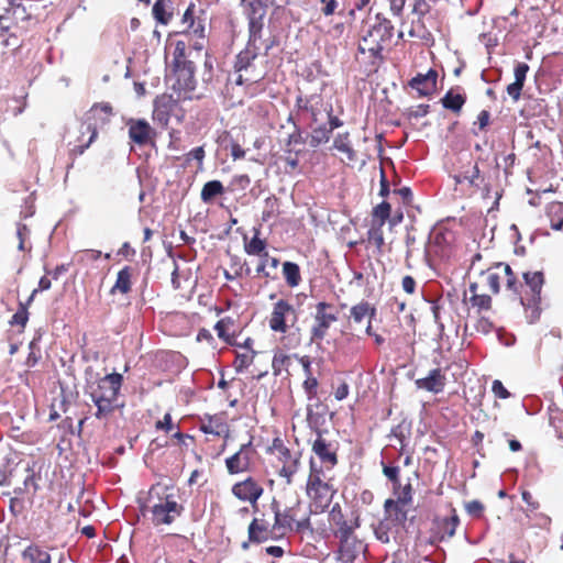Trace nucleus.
<instances>
[{"instance_id":"obj_21","label":"nucleus","mask_w":563,"mask_h":563,"mask_svg":"<svg viewBox=\"0 0 563 563\" xmlns=\"http://www.w3.org/2000/svg\"><path fill=\"white\" fill-rule=\"evenodd\" d=\"M258 53H260L258 46H252V45L246 44V47L236 55L235 63H234L235 73H241L243 70H246L252 65V63L256 59V57L258 56Z\"/></svg>"},{"instance_id":"obj_23","label":"nucleus","mask_w":563,"mask_h":563,"mask_svg":"<svg viewBox=\"0 0 563 563\" xmlns=\"http://www.w3.org/2000/svg\"><path fill=\"white\" fill-rule=\"evenodd\" d=\"M280 462H283V467L279 471V475L286 478L287 484H291L292 476L298 472L299 466V456H292L289 451V456L278 455Z\"/></svg>"},{"instance_id":"obj_46","label":"nucleus","mask_w":563,"mask_h":563,"mask_svg":"<svg viewBox=\"0 0 563 563\" xmlns=\"http://www.w3.org/2000/svg\"><path fill=\"white\" fill-rule=\"evenodd\" d=\"M358 527H360V521H358V518H356L353 521L352 527L343 528L342 530H333V536L335 537V539H338L339 544H341L342 542H344V541L349 540L350 538H352L353 536H355L354 531Z\"/></svg>"},{"instance_id":"obj_16","label":"nucleus","mask_w":563,"mask_h":563,"mask_svg":"<svg viewBox=\"0 0 563 563\" xmlns=\"http://www.w3.org/2000/svg\"><path fill=\"white\" fill-rule=\"evenodd\" d=\"M269 525L266 520L254 518L249 526V540L253 543H262L271 538L275 530H269Z\"/></svg>"},{"instance_id":"obj_41","label":"nucleus","mask_w":563,"mask_h":563,"mask_svg":"<svg viewBox=\"0 0 563 563\" xmlns=\"http://www.w3.org/2000/svg\"><path fill=\"white\" fill-rule=\"evenodd\" d=\"M266 243L255 234L251 241L245 245V251L250 255H263L265 252Z\"/></svg>"},{"instance_id":"obj_20","label":"nucleus","mask_w":563,"mask_h":563,"mask_svg":"<svg viewBox=\"0 0 563 563\" xmlns=\"http://www.w3.org/2000/svg\"><path fill=\"white\" fill-rule=\"evenodd\" d=\"M252 13L249 15V41L247 45L257 46V42L262 37L263 30V13L256 16V9L252 4L251 5Z\"/></svg>"},{"instance_id":"obj_3","label":"nucleus","mask_w":563,"mask_h":563,"mask_svg":"<svg viewBox=\"0 0 563 563\" xmlns=\"http://www.w3.org/2000/svg\"><path fill=\"white\" fill-rule=\"evenodd\" d=\"M300 503L298 501L296 506L286 508L284 511H280L276 501L272 504V509L274 511V525L273 530H277L282 536H284L287 531H297L312 532V526L310 521V515L312 510L306 511L301 517L298 516Z\"/></svg>"},{"instance_id":"obj_36","label":"nucleus","mask_w":563,"mask_h":563,"mask_svg":"<svg viewBox=\"0 0 563 563\" xmlns=\"http://www.w3.org/2000/svg\"><path fill=\"white\" fill-rule=\"evenodd\" d=\"M306 144V139L302 135V131L297 123H294V131L288 135L287 139V147L288 152H295L298 154L300 150L297 146H303Z\"/></svg>"},{"instance_id":"obj_32","label":"nucleus","mask_w":563,"mask_h":563,"mask_svg":"<svg viewBox=\"0 0 563 563\" xmlns=\"http://www.w3.org/2000/svg\"><path fill=\"white\" fill-rule=\"evenodd\" d=\"M283 275L289 287H297L301 282L300 268L294 262H285L283 264Z\"/></svg>"},{"instance_id":"obj_35","label":"nucleus","mask_w":563,"mask_h":563,"mask_svg":"<svg viewBox=\"0 0 563 563\" xmlns=\"http://www.w3.org/2000/svg\"><path fill=\"white\" fill-rule=\"evenodd\" d=\"M331 136V129L327 125H320L312 130L310 134L309 145L311 147H318L323 143H327Z\"/></svg>"},{"instance_id":"obj_34","label":"nucleus","mask_w":563,"mask_h":563,"mask_svg":"<svg viewBox=\"0 0 563 563\" xmlns=\"http://www.w3.org/2000/svg\"><path fill=\"white\" fill-rule=\"evenodd\" d=\"M24 561L30 563H51V555L37 547H29L23 552Z\"/></svg>"},{"instance_id":"obj_49","label":"nucleus","mask_w":563,"mask_h":563,"mask_svg":"<svg viewBox=\"0 0 563 563\" xmlns=\"http://www.w3.org/2000/svg\"><path fill=\"white\" fill-rule=\"evenodd\" d=\"M368 241L373 242L378 250L382 249L384 245V235L383 230L380 225L377 227H371V229L367 232Z\"/></svg>"},{"instance_id":"obj_54","label":"nucleus","mask_w":563,"mask_h":563,"mask_svg":"<svg viewBox=\"0 0 563 563\" xmlns=\"http://www.w3.org/2000/svg\"><path fill=\"white\" fill-rule=\"evenodd\" d=\"M467 514L474 518H479L484 511V505L478 500H472L465 505Z\"/></svg>"},{"instance_id":"obj_51","label":"nucleus","mask_w":563,"mask_h":563,"mask_svg":"<svg viewBox=\"0 0 563 563\" xmlns=\"http://www.w3.org/2000/svg\"><path fill=\"white\" fill-rule=\"evenodd\" d=\"M11 20L15 23L27 21L30 19V13L26 11V8L23 4L15 5L13 10L10 12Z\"/></svg>"},{"instance_id":"obj_18","label":"nucleus","mask_w":563,"mask_h":563,"mask_svg":"<svg viewBox=\"0 0 563 563\" xmlns=\"http://www.w3.org/2000/svg\"><path fill=\"white\" fill-rule=\"evenodd\" d=\"M312 451L324 464L333 466L338 463L335 452L330 450V444L321 437L320 433L312 444Z\"/></svg>"},{"instance_id":"obj_17","label":"nucleus","mask_w":563,"mask_h":563,"mask_svg":"<svg viewBox=\"0 0 563 563\" xmlns=\"http://www.w3.org/2000/svg\"><path fill=\"white\" fill-rule=\"evenodd\" d=\"M384 49V45H382L379 42L374 41L373 37H371L369 34L363 36L361 42L358 43L357 51L360 54L368 53L371 57H373L372 65L376 66V60L382 62L383 55L382 52Z\"/></svg>"},{"instance_id":"obj_48","label":"nucleus","mask_w":563,"mask_h":563,"mask_svg":"<svg viewBox=\"0 0 563 563\" xmlns=\"http://www.w3.org/2000/svg\"><path fill=\"white\" fill-rule=\"evenodd\" d=\"M277 198L275 196L267 197L265 199V208L262 213L263 221H268L271 218L277 214Z\"/></svg>"},{"instance_id":"obj_53","label":"nucleus","mask_w":563,"mask_h":563,"mask_svg":"<svg viewBox=\"0 0 563 563\" xmlns=\"http://www.w3.org/2000/svg\"><path fill=\"white\" fill-rule=\"evenodd\" d=\"M203 158H205L203 146L195 147L185 155L186 163H190L192 159H195L199 163L200 166L202 165Z\"/></svg>"},{"instance_id":"obj_4","label":"nucleus","mask_w":563,"mask_h":563,"mask_svg":"<svg viewBox=\"0 0 563 563\" xmlns=\"http://www.w3.org/2000/svg\"><path fill=\"white\" fill-rule=\"evenodd\" d=\"M525 284L530 289V296H525L520 298L521 305L525 307L527 311L530 310V314L528 318L530 322H534L540 317V301H541V290L544 284V278L542 272H526L523 273Z\"/></svg>"},{"instance_id":"obj_50","label":"nucleus","mask_w":563,"mask_h":563,"mask_svg":"<svg viewBox=\"0 0 563 563\" xmlns=\"http://www.w3.org/2000/svg\"><path fill=\"white\" fill-rule=\"evenodd\" d=\"M470 301L473 307H477L481 310H488L492 305V298L488 295L474 294V296H471Z\"/></svg>"},{"instance_id":"obj_47","label":"nucleus","mask_w":563,"mask_h":563,"mask_svg":"<svg viewBox=\"0 0 563 563\" xmlns=\"http://www.w3.org/2000/svg\"><path fill=\"white\" fill-rule=\"evenodd\" d=\"M25 472H26V475L23 479V483L22 485L26 488V490L29 493H32V495H34L37 489H38V485H37V482H36V476H35V472L34 470L27 465V467L25 468Z\"/></svg>"},{"instance_id":"obj_5","label":"nucleus","mask_w":563,"mask_h":563,"mask_svg":"<svg viewBox=\"0 0 563 563\" xmlns=\"http://www.w3.org/2000/svg\"><path fill=\"white\" fill-rule=\"evenodd\" d=\"M195 64L191 60L178 59L174 60V77L175 82L172 85L173 89L178 92H190L196 88L195 79Z\"/></svg>"},{"instance_id":"obj_15","label":"nucleus","mask_w":563,"mask_h":563,"mask_svg":"<svg viewBox=\"0 0 563 563\" xmlns=\"http://www.w3.org/2000/svg\"><path fill=\"white\" fill-rule=\"evenodd\" d=\"M362 551H364L363 542L356 536H353L339 544L338 560L344 563H352Z\"/></svg>"},{"instance_id":"obj_38","label":"nucleus","mask_w":563,"mask_h":563,"mask_svg":"<svg viewBox=\"0 0 563 563\" xmlns=\"http://www.w3.org/2000/svg\"><path fill=\"white\" fill-rule=\"evenodd\" d=\"M485 276H486L485 277L486 283H487L489 289L494 294H498L499 289H500V280L503 278V272L500 269L496 268V265H495L494 267H490L485 272Z\"/></svg>"},{"instance_id":"obj_8","label":"nucleus","mask_w":563,"mask_h":563,"mask_svg":"<svg viewBox=\"0 0 563 563\" xmlns=\"http://www.w3.org/2000/svg\"><path fill=\"white\" fill-rule=\"evenodd\" d=\"M263 487L252 477L233 485L232 494L242 501H249L254 507L257 506V500L263 495Z\"/></svg>"},{"instance_id":"obj_56","label":"nucleus","mask_w":563,"mask_h":563,"mask_svg":"<svg viewBox=\"0 0 563 563\" xmlns=\"http://www.w3.org/2000/svg\"><path fill=\"white\" fill-rule=\"evenodd\" d=\"M254 353H252V355H247V354H239L236 356V360H235V368H236V372L241 373L243 372L246 367H249L251 365V363L253 362V356H254Z\"/></svg>"},{"instance_id":"obj_39","label":"nucleus","mask_w":563,"mask_h":563,"mask_svg":"<svg viewBox=\"0 0 563 563\" xmlns=\"http://www.w3.org/2000/svg\"><path fill=\"white\" fill-rule=\"evenodd\" d=\"M496 268L503 272V278H506V287L518 294V283L511 267L505 263H497Z\"/></svg>"},{"instance_id":"obj_40","label":"nucleus","mask_w":563,"mask_h":563,"mask_svg":"<svg viewBox=\"0 0 563 563\" xmlns=\"http://www.w3.org/2000/svg\"><path fill=\"white\" fill-rule=\"evenodd\" d=\"M102 253L97 250H82L74 255V261L80 265L96 262L101 257Z\"/></svg>"},{"instance_id":"obj_61","label":"nucleus","mask_w":563,"mask_h":563,"mask_svg":"<svg viewBox=\"0 0 563 563\" xmlns=\"http://www.w3.org/2000/svg\"><path fill=\"white\" fill-rule=\"evenodd\" d=\"M523 86L525 85L518 84L516 81L507 86V93L514 102H517L520 99Z\"/></svg>"},{"instance_id":"obj_9","label":"nucleus","mask_w":563,"mask_h":563,"mask_svg":"<svg viewBox=\"0 0 563 563\" xmlns=\"http://www.w3.org/2000/svg\"><path fill=\"white\" fill-rule=\"evenodd\" d=\"M126 125L129 128V137L135 144L144 146L152 142L154 131L147 121L130 119Z\"/></svg>"},{"instance_id":"obj_57","label":"nucleus","mask_w":563,"mask_h":563,"mask_svg":"<svg viewBox=\"0 0 563 563\" xmlns=\"http://www.w3.org/2000/svg\"><path fill=\"white\" fill-rule=\"evenodd\" d=\"M529 66L526 63H518L515 67V81L525 85Z\"/></svg>"},{"instance_id":"obj_24","label":"nucleus","mask_w":563,"mask_h":563,"mask_svg":"<svg viewBox=\"0 0 563 563\" xmlns=\"http://www.w3.org/2000/svg\"><path fill=\"white\" fill-rule=\"evenodd\" d=\"M172 100L166 97L156 98L154 101L153 118L162 124H167L172 111Z\"/></svg>"},{"instance_id":"obj_7","label":"nucleus","mask_w":563,"mask_h":563,"mask_svg":"<svg viewBox=\"0 0 563 563\" xmlns=\"http://www.w3.org/2000/svg\"><path fill=\"white\" fill-rule=\"evenodd\" d=\"M255 454V449L250 440L241 445L240 450L225 460V466L229 474H239L249 471L251 459Z\"/></svg>"},{"instance_id":"obj_64","label":"nucleus","mask_w":563,"mask_h":563,"mask_svg":"<svg viewBox=\"0 0 563 563\" xmlns=\"http://www.w3.org/2000/svg\"><path fill=\"white\" fill-rule=\"evenodd\" d=\"M187 30L190 31L192 34H195L199 38H205V36H206L205 22L201 19H197L195 21V25L187 27Z\"/></svg>"},{"instance_id":"obj_26","label":"nucleus","mask_w":563,"mask_h":563,"mask_svg":"<svg viewBox=\"0 0 563 563\" xmlns=\"http://www.w3.org/2000/svg\"><path fill=\"white\" fill-rule=\"evenodd\" d=\"M224 192V187L220 180H210L207 181L200 192V199L205 203H210L218 196H221Z\"/></svg>"},{"instance_id":"obj_52","label":"nucleus","mask_w":563,"mask_h":563,"mask_svg":"<svg viewBox=\"0 0 563 563\" xmlns=\"http://www.w3.org/2000/svg\"><path fill=\"white\" fill-rule=\"evenodd\" d=\"M430 12V4L426 0H415L412 13L418 15V22L421 23V19Z\"/></svg>"},{"instance_id":"obj_14","label":"nucleus","mask_w":563,"mask_h":563,"mask_svg":"<svg viewBox=\"0 0 563 563\" xmlns=\"http://www.w3.org/2000/svg\"><path fill=\"white\" fill-rule=\"evenodd\" d=\"M334 493L335 492L329 484L312 490H307V495L311 499L316 512H322L330 506Z\"/></svg>"},{"instance_id":"obj_28","label":"nucleus","mask_w":563,"mask_h":563,"mask_svg":"<svg viewBox=\"0 0 563 563\" xmlns=\"http://www.w3.org/2000/svg\"><path fill=\"white\" fill-rule=\"evenodd\" d=\"M329 523L333 530H342L353 526V521H347L339 504H334L329 512Z\"/></svg>"},{"instance_id":"obj_11","label":"nucleus","mask_w":563,"mask_h":563,"mask_svg":"<svg viewBox=\"0 0 563 563\" xmlns=\"http://www.w3.org/2000/svg\"><path fill=\"white\" fill-rule=\"evenodd\" d=\"M418 389H423L433 394H440L444 390L446 377L441 368H433L428 376L415 382Z\"/></svg>"},{"instance_id":"obj_29","label":"nucleus","mask_w":563,"mask_h":563,"mask_svg":"<svg viewBox=\"0 0 563 563\" xmlns=\"http://www.w3.org/2000/svg\"><path fill=\"white\" fill-rule=\"evenodd\" d=\"M80 133L82 136L85 134H89V137L86 143L75 145L71 148V152L76 155H81L90 146V144L95 141V139L97 137V134H98L96 125L92 124L91 122L81 123L80 124Z\"/></svg>"},{"instance_id":"obj_60","label":"nucleus","mask_w":563,"mask_h":563,"mask_svg":"<svg viewBox=\"0 0 563 563\" xmlns=\"http://www.w3.org/2000/svg\"><path fill=\"white\" fill-rule=\"evenodd\" d=\"M492 390L496 397L500 399H507L510 397V393L505 388L503 383L498 379H495L492 385Z\"/></svg>"},{"instance_id":"obj_10","label":"nucleus","mask_w":563,"mask_h":563,"mask_svg":"<svg viewBox=\"0 0 563 563\" xmlns=\"http://www.w3.org/2000/svg\"><path fill=\"white\" fill-rule=\"evenodd\" d=\"M289 314H294L296 318L295 309L290 306L286 300H278L273 308L271 318H269V328L275 332L286 333L287 324L286 318Z\"/></svg>"},{"instance_id":"obj_37","label":"nucleus","mask_w":563,"mask_h":563,"mask_svg":"<svg viewBox=\"0 0 563 563\" xmlns=\"http://www.w3.org/2000/svg\"><path fill=\"white\" fill-rule=\"evenodd\" d=\"M112 114V107L109 103L95 104L87 113V120L99 118L102 123L107 122Z\"/></svg>"},{"instance_id":"obj_31","label":"nucleus","mask_w":563,"mask_h":563,"mask_svg":"<svg viewBox=\"0 0 563 563\" xmlns=\"http://www.w3.org/2000/svg\"><path fill=\"white\" fill-rule=\"evenodd\" d=\"M350 134L349 132L339 133L333 141V148L342 152L346 155L350 162H354L356 159V152L352 148L349 141Z\"/></svg>"},{"instance_id":"obj_12","label":"nucleus","mask_w":563,"mask_h":563,"mask_svg":"<svg viewBox=\"0 0 563 563\" xmlns=\"http://www.w3.org/2000/svg\"><path fill=\"white\" fill-rule=\"evenodd\" d=\"M438 73L429 69L427 74H418L409 81V86L417 90L419 96L427 97L431 95L437 86Z\"/></svg>"},{"instance_id":"obj_63","label":"nucleus","mask_w":563,"mask_h":563,"mask_svg":"<svg viewBox=\"0 0 563 563\" xmlns=\"http://www.w3.org/2000/svg\"><path fill=\"white\" fill-rule=\"evenodd\" d=\"M385 510L388 512L394 509L397 514L401 515V519H406V511L402 509L401 505L398 503V499H387L384 505Z\"/></svg>"},{"instance_id":"obj_22","label":"nucleus","mask_w":563,"mask_h":563,"mask_svg":"<svg viewBox=\"0 0 563 563\" xmlns=\"http://www.w3.org/2000/svg\"><path fill=\"white\" fill-rule=\"evenodd\" d=\"M132 269L129 266L123 267L118 272L117 280L112 288L110 289V294L114 295L117 292L128 294L132 287Z\"/></svg>"},{"instance_id":"obj_13","label":"nucleus","mask_w":563,"mask_h":563,"mask_svg":"<svg viewBox=\"0 0 563 563\" xmlns=\"http://www.w3.org/2000/svg\"><path fill=\"white\" fill-rule=\"evenodd\" d=\"M374 41L379 42L382 45L390 42L394 35V25L390 20L382 14L376 15L375 24L368 30V33Z\"/></svg>"},{"instance_id":"obj_19","label":"nucleus","mask_w":563,"mask_h":563,"mask_svg":"<svg viewBox=\"0 0 563 563\" xmlns=\"http://www.w3.org/2000/svg\"><path fill=\"white\" fill-rule=\"evenodd\" d=\"M152 13L157 23L162 25L169 24L173 13L174 4L172 0H156Z\"/></svg>"},{"instance_id":"obj_45","label":"nucleus","mask_w":563,"mask_h":563,"mask_svg":"<svg viewBox=\"0 0 563 563\" xmlns=\"http://www.w3.org/2000/svg\"><path fill=\"white\" fill-rule=\"evenodd\" d=\"M390 205L387 201H383L374 208L373 217L379 220L378 225L383 227L385 224L390 216Z\"/></svg>"},{"instance_id":"obj_25","label":"nucleus","mask_w":563,"mask_h":563,"mask_svg":"<svg viewBox=\"0 0 563 563\" xmlns=\"http://www.w3.org/2000/svg\"><path fill=\"white\" fill-rule=\"evenodd\" d=\"M452 516L440 518L437 521L438 530L442 534L441 539L452 538L455 534L456 528L460 523L459 516L456 515L455 510H452Z\"/></svg>"},{"instance_id":"obj_62","label":"nucleus","mask_w":563,"mask_h":563,"mask_svg":"<svg viewBox=\"0 0 563 563\" xmlns=\"http://www.w3.org/2000/svg\"><path fill=\"white\" fill-rule=\"evenodd\" d=\"M29 234H30V230L27 229V227L25 224L19 223L18 228H16V236L19 239L18 249L20 251L25 250L24 241L29 236Z\"/></svg>"},{"instance_id":"obj_42","label":"nucleus","mask_w":563,"mask_h":563,"mask_svg":"<svg viewBox=\"0 0 563 563\" xmlns=\"http://www.w3.org/2000/svg\"><path fill=\"white\" fill-rule=\"evenodd\" d=\"M481 178V172L477 165L472 166L468 170H465L461 177L456 178L457 183L466 180L471 186L479 187L478 180Z\"/></svg>"},{"instance_id":"obj_44","label":"nucleus","mask_w":563,"mask_h":563,"mask_svg":"<svg viewBox=\"0 0 563 563\" xmlns=\"http://www.w3.org/2000/svg\"><path fill=\"white\" fill-rule=\"evenodd\" d=\"M382 465H383V474L388 478V481L391 482L393 488L394 489L400 488V478H399L400 468L398 466L386 465L384 463H382Z\"/></svg>"},{"instance_id":"obj_59","label":"nucleus","mask_w":563,"mask_h":563,"mask_svg":"<svg viewBox=\"0 0 563 563\" xmlns=\"http://www.w3.org/2000/svg\"><path fill=\"white\" fill-rule=\"evenodd\" d=\"M231 324L229 320L221 319L218 321L214 325V330L220 339H223L224 341H229V333L228 328Z\"/></svg>"},{"instance_id":"obj_27","label":"nucleus","mask_w":563,"mask_h":563,"mask_svg":"<svg viewBox=\"0 0 563 563\" xmlns=\"http://www.w3.org/2000/svg\"><path fill=\"white\" fill-rule=\"evenodd\" d=\"M350 312L351 318L356 323H361L366 317H368V319H373L376 316L375 307H372L367 301H362L353 306Z\"/></svg>"},{"instance_id":"obj_1","label":"nucleus","mask_w":563,"mask_h":563,"mask_svg":"<svg viewBox=\"0 0 563 563\" xmlns=\"http://www.w3.org/2000/svg\"><path fill=\"white\" fill-rule=\"evenodd\" d=\"M167 490V486L153 485L146 500L140 506L143 516L146 512L151 514V521L155 527L170 526L185 510L184 506Z\"/></svg>"},{"instance_id":"obj_58","label":"nucleus","mask_w":563,"mask_h":563,"mask_svg":"<svg viewBox=\"0 0 563 563\" xmlns=\"http://www.w3.org/2000/svg\"><path fill=\"white\" fill-rule=\"evenodd\" d=\"M318 380L316 377L308 375L306 380L303 382V388L308 395V398L311 399L317 395Z\"/></svg>"},{"instance_id":"obj_30","label":"nucleus","mask_w":563,"mask_h":563,"mask_svg":"<svg viewBox=\"0 0 563 563\" xmlns=\"http://www.w3.org/2000/svg\"><path fill=\"white\" fill-rule=\"evenodd\" d=\"M547 216L550 219L551 228L560 231L563 228V202H551L547 208Z\"/></svg>"},{"instance_id":"obj_2","label":"nucleus","mask_w":563,"mask_h":563,"mask_svg":"<svg viewBox=\"0 0 563 563\" xmlns=\"http://www.w3.org/2000/svg\"><path fill=\"white\" fill-rule=\"evenodd\" d=\"M122 383L121 374L111 373L98 379L96 387H91L90 397L97 407V419H103L114 411Z\"/></svg>"},{"instance_id":"obj_6","label":"nucleus","mask_w":563,"mask_h":563,"mask_svg":"<svg viewBox=\"0 0 563 563\" xmlns=\"http://www.w3.org/2000/svg\"><path fill=\"white\" fill-rule=\"evenodd\" d=\"M332 305L320 301L316 306L314 324L311 328V341H321L325 336L330 325L338 320V316L328 312Z\"/></svg>"},{"instance_id":"obj_55","label":"nucleus","mask_w":563,"mask_h":563,"mask_svg":"<svg viewBox=\"0 0 563 563\" xmlns=\"http://www.w3.org/2000/svg\"><path fill=\"white\" fill-rule=\"evenodd\" d=\"M195 9H196L195 2H190L183 14L181 23L186 24L187 27L195 25V21L197 20L195 18Z\"/></svg>"},{"instance_id":"obj_33","label":"nucleus","mask_w":563,"mask_h":563,"mask_svg":"<svg viewBox=\"0 0 563 563\" xmlns=\"http://www.w3.org/2000/svg\"><path fill=\"white\" fill-rule=\"evenodd\" d=\"M465 100L466 99L463 95L453 93L452 90H449L441 99V102L443 108L451 110L453 112H460L465 103Z\"/></svg>"},{"instance_id":"obj_43","label":"nucleus","mask_w":563,"mask_h":563,"mask_svg":"<svg viewBox=\"0 0 563 563\" xmlns=\"http://www.w3.org/2000/svg\"><path fill=\"white\" fill-rule=\"evenodd\" d=\"M398 503L402 506L409 505L412 501V486L410 483L405 486L400 485V488L394 489Z\"/></svg>"}]
</instances>
